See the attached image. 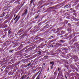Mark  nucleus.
<instances>
[{
    "instance_id": "obj_1",
    "label": "nucleus",
    "mask_w": 79,
    "mask_h": 79,
    "mask_svg": "<svg viewBox=\"0 0 79 79\" xmlns=\"http://www.w3.org/2000/svg\"><path fill=\"white\" fill-rule=\"evenodd\" d=\"M40 48H42L41 46H39L36 47V48L35 50H34L35 53H38V54H40V55H42L43 53H44V52H41L40 51L41 50Z\"/></svg>"
},
{
    "instance_id": "obj_2",
    "label": "nucleus",
    "mask_w": 79,
    "mask_h": 79,
    "mask_svg": "<svg viewBox=\"0 0 79 79\" xmlns=\"http://www.w3.org/2000/svg\"><path fill=\"white\" fill-rule=\"evenodd\" d=\"M12 69L13 68L11 67V66L9 65L7 66L6 68L5 69V73H8L9 71H12Z\"/></svg>"
},
{
    "instance_id": "obj_3",
    "label": "nucleus",
    "mask_w": 79,
    "mask_h": 79,
    "mask_svg": "<svg viewBox=\"0 0 79 79\" xmlns=\"http://www.w3.org/2000/svg\"><path fill=\"white\" fill-rule=\"evenodd\" d=\"M27 46L21 49L20 51V52H19V55H22V54H23V53L24 52H27V51H26V50H26V49H27Z\"/></svg>"
},
{
    "instance_id": "obj_4",
    "label": "nucleus",
    "mask_w": 79,
    "mask_h": 79,
    "mask_svg": "<svg viewBox=\"0 0 79 79\" xmlns=\"http://www.w3.org/2000/svg\"><path fill=\"white\" fill-rule=\"evenodd\" d=\"M47 24V23H45V24H46L45 26L43 27V31H44V30H45V29H48V27H49V25Z\"/></svg>"
},
{
    "instance_id": "obj_5",
    "label": "nucleus",
    "mask_w": 79,
    "mask_h": 79,
    "mask_svg": "<svg viewBox=\"0 0 79 79\" xmlns=\"http://www.w3.org/2000/svg\"><path fill=\"white\" fill-rule=\"evenodd\" d=\"M16 38H17V37H14L13 38L11 39V43H15V41H18V40H16L15 39Z\"/></svg>"
},
{
    "instance_id": "obj_6",
    "label": "nucleus",
    "mask_w": 79,
    "mask_h": 79,
    "mask_svg": "<svg viewBox=\"0 0 79 79\" xmlns=\"http://www.w3.org/2000/svg\"><path fill=\"white\" fill-rule=\"evenodd\" d=\"M60 71H61V67H59L58 69V70H56L55 72L54 73V74H56V73L58 72V71L60 72Z\"/></svg>"
},
{
    "instance_id": "obj_7",
    "label": "nucleus",
    "mask_w": 79,
    "mask_h": 79,
    "mask_svg": "<svg viewBox=\"0 0 79 79\" xmlns=\"http://www.w3.org/2000/svg\"><path fill=\"white\" fill-rule=\"evenodd\" d=\"M33 49V48L31 47L28 48V49L25 50V52H31V50Z\"/></svg>"
},
{
    "instance_id": "obj_8",
    "label": "nucleus",
    "mask_w": 79,
    "mask_h": 79,
    "mask_svg": "<svg viewBox=\"0 0 79 79\" xmlns=\"http://www.w3.org/2000/svg\"><path fill=\"white\" fill-rule=\"evenodd\" d=\"M15 73L13 72H12V71L9 72L8 73V75L9 76H11L13 75V74H14Z\"/></svg>"
},
{
    "instance_id": "obj_9",
    "label": "nucleus",
    "mask_w": 79,
    "mask_h": 79,
    "mask_svg": "<svg viewBox=\"0 0 79 79\" xmlns=\"http://www.w3.org/2000/svg\"><path fill=\"white\" fill-rule=\"evenodd\" d=\"M40 35H40V33H39L38 35H37L36 36V37L35 38H34V40H38L39 38L37 37H39Z\"/></svg>"
},
{
    "instance_id": "obj_10",
    "label": "nucleus",
    "mask_w": 79,
    "mask_h": 79,
    "mask_svg": "<svg viewBox=\"0 0 79 79\" xmlns=\"http://www.w3.org/2000/svg\"><path fill=\"white\" fill-rule=\"evenodd\" d=\"M70 68L72 69H76V66L73 65H71Z\"/></svg>"
},
{
    "instance_id": "obj_11",
    "label": "nucleus",
    "mask_w": 79,
    "mask_h": 79,
    "mask_svg": "<svg viewBox=\"0 0 79 79\" xmlns=\"http://www.w3.org/2000/svg\"><path fill=\"white\" fill-rule=\"evenodd\" d=\"M5 16V13L3 12L0 15V18H3Z\"/></svg>"
},
{
    "instance_id": "obj_12",
    "label": "nucleus",
    "mask_w": 79,
    "mask_h": 79,
    "mask_svg": "<svg viewBox=\"0 0 79 79\" xmlns=\"http://www.w3.org/2000/svg\"><path fill=\"white\" fill-rule=\"evenodd\" d=\"M66 40H61L60 41V43H61V44H63V43H64V42H66Z\"/></svg>"
},
{
    "instance_id": "obj_13",
    "label": "nucleus",
    "mask_w": 79,
    "mask_h": 79,
    "mask_svg": "<svg viewBox=\"0 0 79 79\" xmlns=\"http://www.w3.org/2000/svg\"><path fill=\"white\" fill-rule=\"evenodd\" d=\"M20 18V16H19L17 18V19L15 20V24H16V23L18 22V20Z\"/></svg>"
},
{
    "instance_id": "obj_14",
    "label": "nucleus",
    "mask_w": 79,
    "mask_h": 79,
    "mask_svg": "<svg viewBox=\"0 0 79 79\" xmlns=\"http://www.w3.org/2000/svg\"><path fill=\"white\" fill-rule=\"evenodd\" d=\"M67 31H68L69 33V34H71V32H72V30H71V29L69 28H68L67 29Z\"/></svg>"
},
{
    "instance_id": "obj_15",
    "label": "nucleus",
    "mask_w": 79,
    "mask_h": 79,
    "mask_svg": "<svg viewBox=\"0 0 79 79\" xmlns=\"http://www.w3.org/2000/svg\"><path fill=\"white\" fill-rule=\"evenodd\" d=\"M73 41V40H71L70 41H69V45H72V44H73V43H74Z\"/></svg>"
},
{
    "instance_id": "obj_16",
    "label": "nucleus",
    "mask_w": 79,
    "mask_h": 79,
    "mask_svg": "<svg viewBox=\"0 0 79 79\" xmlns=\"http://www.w3.org/2000/svg\"><path fill=\"white\" fill-rule=\"evenodd\" d=\"M3 33V29H1L0 30V36L1 35H3V34L2 33Z\"/></svg>"
},
{
    "instance_id": "obj_17",
    "label": "nucleus",
    "mask_w": 79,
    "mask_h": 79,
    "mask_svg": "<svg viewBox=\"0 0 79 79\" xmlns=\"http://www.w3.org/2000/svg\"><path fill=\"white\" fill-rule=\"evenodd\" d=\"M25 61V60H24V59H23L22 60H21V61H19L18 63V64H20V63H21V62H23L24 63H25V62H24Z\"/></svg>"
},
{
    "instance_id": "obj_18",
    "label": "nucleus",
    "mask_w": 79,
    "mask_h": 79,
    "mask_svg": "<svg viewBox=\"0 0 79 79\" xmlns=\"http://www.w3.org/2000/svg\"><path fill=\"white\" fill-rule=\"evenodd\" d=\"M47 45L46 44H44V43H42L40 46H41V47L42 48H44V46H45V45Z\"/></svg>"
},
{
    "instance_id": "obj_19",
    "label": "nucleus",
    "mask_w": 79,
    "mask_h": 79,
    "mask_svg": "<svg viewBox=\"0 0 79 79\" xmlns=\"http://www.w3.org/2000/svg\"><path fill=\"white\" fill-rule=\"evenodd\" d=\"M60 33H58V35H63L64 34V32L63 31H60Z\"/></svg>"
},
{
    "instance_id": "obj_20",
    "label": "nucleus",
    "mask_w": 79,
    "mask_h": 79,
    "mask_svg": "<svg viewBox=\"0 0 79 79\" xmlns=\"http://www.w3.org/2000/svg\"><path fill=\"white\" fill-rule=\"evenodd\" d=\"M77 36H75L73 39H72V40H73V41L74 42L75 41H77Z\"/></svg>"
},
{
    "instance_id": "obj_21",
    "label": "nucleus",
    "mask_w": 79,
    "mask_h": 79,
    "mask_svg": "<svg viewBox=\"0 0 79 79\" xmlns=\"http://www.w3.org/2000/svg\"><path fill=\"white\" fill-rule=\"evenodd\" d=\"M54 61H51L50 62V64H52L51 66H50V67H52V66H53V65H54Z\"/></svg>"
},
{
    "instance_id": "obj_22",
    "label": "nucleus",
    "mask_w": 79,
    "mask_h": 79,
    "mask_svg": "<svg viewBox=\"0 0 79 79\" xmlns=\"http://www.w3.org/2000/svg\"><path fill=\"white\" fill-rule=\"evenodd\" d=\"M60 51H61V50L57 49L56 52V54H59L60 52Z\"/></svg>"
},
{
    "instance_id": "obj_23",
    "label": "nucleus",
    "mask_w": 79,
    "mask_h": 79,
    "mask_svg": "<svg viewBox=\"0 0 79 79\" xmlns=\"http://www.w3.org/2000/svg\"><path fill=\"white\" fill-rule=\"evenodd\" d=\"M75 3L74 4H73L72 5L73 6H75L76 5H77V3H78V1H75Z\"/></svg>"
},
{
    "instance_id": "obj_24",
    "label": "nucleus",
    "mask_w": 79,
    "mask_h": 79,
    "mask_svg": "<svg viewBox=\"0 0 79 79\" xmlns=\"http://www.w3.org/2000/svg\"><path fill=\"white\" fill-rule=\"evenodd\" d=\"M23 31H24V30H23V29H21L18 31V33L19 34L20 33V32H23Z\"/></svg>"
},
{
    "instance_id": "obj_25",
    "label": "nucleus",
    "mask_w": 79,
    "mask_h": 79,
    "mask_svg": "<svg viewBox=\"0 0 79 79\" xmlns=\"http://www.w3.org/2000/svg\"><path fill=\"white\" fill-rule=\"evenodd\" d=\"M18 15H16V16L15 17V18L13 19H12V20H11V23H13V20H14V21H15V19H17V18H18Z\"/></svg>"
},
{
    "instance_id": "obj_26",
    "label": "nucleus",
    "mask_w": 79,
    "mask_h": 79,
    "mask_svg": "<svg viewBox=\"0 0 79 79\" xmlns=\"http://www.w3.org/2000/svg\"><path fill=\"white\" fill-rule=\"evenodd\" d=\"M37 76V74H35L31 78H30L29 79H35V77H36V76Z\"/></svg>"
},
{
    "instance_id": "obj_27",
    "label": "nucleus",
    "mask_w": 79,
    "mask_h": 79,
    "mask_svg": "<svg viewBox=\"0 0 79 79\" xmlns=\"http://www.w3.org/2000/svg\"><path fill=\"white\" fill-rule=\"evenodd\" d=\"M23 48L21 46H20L18 48L17 50H21Z\"/></svg>"
},
{
    "instance_id": "obj_28",
    "label": "nucleus",
    "mask_w": 79,
    "mask_h": 79,
    "mask_svg": "<svg viewBox=\"0 0 79 79\" xmlns=\"http://www.w3.org/2000/svg\"><path fill=\"white\" fill-rule=\"evenodd\" d=\"M60 29H61V28H60V27L57 28V31H56L55 33H58V32H59V31H60Z\"/></svg>"
},
{
    "instance_id": "obj_29",
    "label": "nucleus",
    "mask_w": 79,
    "mask_h": 79,
    "mask_svg": "<svg viewBox=\"0 0 79 79\" xmlns=\"http://www.w3.org/2000/svg\"><path fill=\"white\" fill-rule=\"evenodd\" d=\"M61 45V44H57L56 45V47H59Z\"/></svg>"
},
{
    "instance_id": "obj_30",
    "label": "nucleus",
    "mask_w": 79,
    "mask_h": 79,
    "mask_svg": "<svg viewBox=\"0 0 79 79\" xmlns=\"http://www.w3.org/2000/svg\"><path fill=\"white\" fill-rule=\"evenodd\" d=\"M24 13H25L26 15L27 14V9H26L24 10Z\"/></svg>"
},
{
    "instance_id": "obj_31",
    "label": "nucleus",
    "mask_w": 79,
    "mask_h": 79,
    "mask_svg": "<svg viewBox=\"0 0 79 79\" xmlns=\"http://www.w3.org/2000/svg\"><path fill=\"white\" fill-rule=\"evenodd\" d=\"M48 56H44L43 57V59H44V60H47V59H48Z\"/></svg>"
},
{
    "instance_id": "obj_32",
    "label": "nucleus",
    "mask_w": 79,
    "mask_h": 79,
    "mask_svg": "<svg viewBox=\"0 0 79 79\" xmlns=\"http://www.w3.org/2000/svg\"><path fill=\"white\" fill-rule=\"evenodd\" d=\"M54 38V36H53L50 35V36H49V37L48 39H53Z\"/></svg>"
},
{
    "instance_id": "obj_33",
    "label": "nucleus",
    "mask_w": 79,
    "mask_h": 79,
    "mask_svg": "<svg viewBox=\"0 0 79 79\" xmlns=\"http://www.w3.org/2000/svg\"><path fill=\"white\" fill-rule=\"evenodd\" d=\"M69 17L71 18V19H75L74 16H73L72 15H70L69 16Z\"/></svg>"
},
{
    "instance_id": "obj_34",
    "label": "nucleus",
    "mask_w": 79,
    "mask_h": 79,
    "mask_svg": "<svg viewBox=\"0 0 79 79\" xmlns=\"http://www.w3.org/2000/svg\"><path fill=\"white\" fill-rule=\"evenodd\" d=\"M3 2V4H5V3H8V2H9L10 1H8L7 0H5Z\"/></svg>"
},
{
    "instance_id": "obj_35",
    "label": "nucleus",
    "mask_w": 79,
    "mask_h": 79,
    "mask_svg": "<svg viewBox=\"0 0 79 79\" xmlns=\"http://www.w3.org/2000/svg\"><path fill=\"white\" fill-rule=\"evenodd\" d=\"M60 72H59L56 79H60V77H59V76H60Z\"/></svg>"
},
{
    "instance_id": "obj_36",
    "label": "nucleus",
    "mask_w": 79,
    "mask_h": 79,
    "mask_svg": "<svg viewBox=\"0 0 79 79\" xmlns=\"http://www.w3.org/2000/svg\"><path fill=\"white\" fill-rule=\"evenodd\" d=\"M40 73L37 76V77L36 78V79H40Z\"/></svg>"
},
{
    "instance_id": "obj_37",
    "label": "nucleus",
    "mask_w": 79,
    "mask_h": 79,
    "mask_svg": "<svg viewBox=\"0 0 79 79\" xmlns=\"http://www.w3.org/2000/svg\"><path fill=\"white\" fill-rule=\"evenodd\" d=\"M60 72V74H59L60 77L63 76V73L62 72L60 73V72Z\"/></svg>"
},
{
    "instance_id": "obj_38",
    "label": "nucleus",
    "mask_w": 79,
    "mask_h": 79,
    "mask_svg": "<svg viewBox=\"0 0 79 79\" xmlns=\"http://www.w3.org/2000/svg\"><path fill=\"white\" fill-rule=\"evenodd\" d=\"M47 3L49 2V3H48L47 4L48 5H52V2H50V1L49 0H48L47 1Z\"/></svg>"
},
{
    "instance_id": "obj_39",
    "label": "nucleus",
    "mask_w": 79,
    "mask_h": 79,
    "mask_svg": "<svg viewBox=\"0 0 79 79\" xmlns=\"http://www.w3.org/2000/svg\"><path fill=\"white\" fill-rule=\"evenodd\" d=\"M68 5H69V4H68V5H65L64 6V8L65 9L67 8H68Z\"/></svg>"
},
{
    "instance_id": "obj_40",
    "label": "nucleus",
    "mask_w": 79,
    "mask_h": 79,
    "mask_svg": "<svg viewBox=\"0 0 79 79\" xmlns=\"http://www.w3.org/2000/svg\"><path fill=\"white\" fill-rule=\"evenodd\" d=\"M26 15H27V14H25L24 12L22 14V15H21V16H25Z\"/></svg>"
},
{
    "instance_id": "obj_41",
    "label": "nucleus",
    "mask_w": 79,
    "mask_h": 79,
    "mask_svg": "<svg viewBox=\"0 0 79 79\" xmlns=\"http://www.w3.org/2000/svg\"><path fill=\"white\" fill-rule=\"evenodd\" d=\"M3 26L4 27L3 28H5L7 27H8V24H6L4 25H3Z\"/></svg>"
},
{
    "instance_id": "obj_42",
    "label": "nucleus",
    "mask_w": 79,
    "mask_h": 79,
    "mask_svg": "<svg viewBox=\"0 0 79 79\" xmlns=\"http://www.w3.org/2000/svg\"><path fill=\"white\" fill-rule=\"evenodd\" d=\"M42 22H40L38 24V26H39L40 27V26H42Z\"/></svg>"
},
{
    "instance_id": "obj_43",
    "label": "nucleus",
    "mask_w": 79,
    "mask_h": 79,
    "mask_svg": "<svg viewBox=\"0 0 79 79\" xmlns=\"http://www.w3.org/2000/svg\"><path fill=\"white\" fill-rule=\"evenodd\" d=\"M10 63H11L12 64L15 63V61H14V60H13V59H12L10 61Z\"/></svg>"
},
{
    "instance_id": "obj_44",
    "label": "nucleus",
    "mask_w": 79,
    "mask_h": 79,
    "mask_svg": "<svg viewBox=\"0 0 79 79\" xmlns=\"http://www.w3.org/2000/svg\"><path fill=\"white\" fill-rule=\"evenodd\" d=\"M39 15H38L35 16V19H37V18H39Z\"/></svg>"
},
{
    "instance_id": "obj_45",
    "label": "nucleus",
    "mask_w": 79,
    "mask_h": 79,
    "mask_svg": "<svg viewBox=\"0 0 79 79\" xmlns=\"http://www.w3.org/2000/svg\"><path fill=\"white\" fill-rule=\"evenodd\" d=\"M19 1H17L14 2V3H16L18 4H20V2H19Z\"/></svg>"
},
{
    "instance_id": "obj_46",
    "label": "nucleus",
    "mask_w": 79,
    "mask_h": 79,
    "mask_svg": "<svg viewBox=\"0 0 79 79\" xmlns=\"http://www.w3.org/2000/svg\"><path fill=\"white\" fill-rule=\"evenodd\" d=\"M65 68L66 69H67V70H69V67L68 66H66L65 67Z\"/></svg>"
},
{
    "instance_id": "obj_47",
    "label": "nucleus",
    "mask_w": 79,
    "mask_h": 79,
    "mask_svg": "<svg viewBox=\"0 0 79 79\" xmlns=\"http://www.w3.org/2000/svg\"><path fill=\"white\" fill-rule=\"evenodd\" d=\"M72 37V35H69L68 37H67V39H69V38H71Z\"/></svg>"
},
{
    "instance_id": "obj_48",
    "label": "nucleus",
    "mask_w": 79,
    "mask_h": 79,
    "mask_svg": "<svg viewBox=\"0 0 79 79\" xmlns=\"http://www.w3.org/2000/svg\"><path fill=\"white\" fill-rule=\"evenodd\" d=\"M64 24H68V21L65 20L64 21Z\"/></svg>"
},
{
    "instance_id": "obj_49",
    "label": "nucleus",
    "mask_w": 79,
    "mask_h": 79,
    "mask_svg": "<svg viewBox=\"0 0 79 79\" xmlns=\"http://www.w3.org/2000/svg\"><path fill=\"white\" fill-rule=\"evenodd\" d=\"M10 17V15H9L7 17H4V18L5 19H8V18Z\"/></svg>"
},
{
    "instance_id": "obj_50",
    "label": "nucleus",
    "mask_w": 79,
    "mask_h": 79,
    "mask_svg": "<svg viewBox=\"0 0 79 79\" xmlns=\"http://www.w3.org/2000/svg\"><path fill=\"white\" fill-rule=\"evenodd\" d=\"M24 3H25V2H23V4H22V6H21L20 7V8H19V10L21 9V7H22V6H23V5H24Z\"/></svg>"
},
{
    "instance_id": "obj_51",
    "label": "nucleus",
    "mask_w": 79,
    "mask_h": 79,
    "mask_svg": "<svg viewBox=\"0 0 79 79\" xmlns=\"http://www.w3.org/2000/svg\"><path fill=\"white\" fill-rule=\"evenodd\" d=\"M74 20L76 21H79V19H77V18H75Z\"/></svg>"
},
{
    "instance_id": "obj_52",
    "label": "nucleus",
    "mask_w": 79,
    "mask_h": 79,
    "mask_svg": "<svg viewBox=\"0 0 79 79\" xmlns=\"http://www.w3.org/2000/svg\"><path fill=\"white\" fill-rule=\"evenodd\" d=\"M66 18L67 19H71V17H69V16H67L66 17Z\"/></svg>"
},
{
    "instance_id": "obj_53",
    "label": "nucleus",
    "mask_w": 79,
    "mask_h": 79,
    "mask_svg": "<svg viewBox=\"0 0 79 79\" xmlns=\"http://www.w3.org/2000/svg\"><path fill=\"white\" fill-rule=\"evenodd\" d=\"M12 33V32L10 31V30L8 31V34H11Z\"/></svg>"
},
{
    "instance_id": "obj_54",
    "label": "nucleus",
    "mask_w": 79,
    "mask_h": 79,
    "mask_svg": "<svg viewBox=\"0 0 79 79\" xmlns=\"http://www.w3.org/2000/svg\"><path fill=\"white\" fill-rule=\"evenodd\" d=\"M44 60V58H41V59H40L39 60L40 62L41 61H43Z\"/></svg>"
},
{
    "instance_id": "obj_55",
    "label": "nucleus",
    "mask_w": 79,
    "mask_h": 79,
    "mask_svg": "<svg viewBox=\"0 0 79 79\" xmlns=\"http://www.w3.org/2000/svg\"><path fill=\"white\" fill-rule=\"evenodd\" d=\"M67 25L69 27H71V24L70 23H68Z\"/></svg>"
},
{
    "instance_id": "obj_56",
    "label": "nucleus",
    "mask_w": 79,
    "mask_h": 79,
    "mask_svg": "<svg viewBox=\"0 0 79 79\" xmlns=\"http://www.w3.org/2000/svg\"><path fill=\"white\" fill-rule=\"evenodd\" d=\"M24 75H23V76H22L21 78H20V79H24Z\"/></svg>"
},
{
    "instance_id": "obj_57",
    "label": "nucleus",
    "mask_w": 79,
    "mask_h": 79,
    "mask_svg": "<svg viewBox=\"0 0 79 79\" xmlns=\"http://www.w3.org/2000/svg\"><path fill=\"white\" fill-rule=\"evenodd\" d=\"M8 22V20H6L5 22H4V24H6V23H7Z\"/></svg>"
},
{
    "instance_id": "obj_58",
    "label": "nucleus",
    "mask_w": 79,
    "mask_h": 79,
    "mask_svg": "<svg viewBox=\"0 0 79 79\" xmlns=\"http://www.w3.org/2000/svg\"><path fill=\"white\" fill-rule=\"evenodd\" d=\"M35 5H34L31 9L32 11H33V10H34V8L35 7Z\"/></svg>"
},
{
    "instance_id": "obj_59",
    "label": "nucleus",
    "mask_w": 79,
    "mask_h": 79,
    "mask_svg": "<svg viewBox=\"0 0 79 79\" xmlns=\"http://www.w3.org/2000/svg\"><path fill=\"white\" fill-rule=\"evenodd\" d=\"M78 44H79V42H78L75 43L74 44V45H77Z\"/></svg>"
},
{
    "instance_id": "obj_60",
    "label": "nucleus",
    "mask_w": 79,
    "mask_h": 79,
    "mask_svg": "<svg viewBox=\"0 0 79 79\" xmlns=\"http://www.w3.org/2000/svg\"><path fill=\"white\" fill-rule=\"evenodd\" d=\"M31 63V62H30L28 64H27V65L28 66H29Z\"/></svg>"
},
{
    "instance_id": "obj_61",
    "label": "nucleus",
    "mask_w": 79,
    "mask_h": 79,
    "mask_svg": "<svg viewBox=\"0 0 79 79\" xmlns=\"http://www.w3.org/2000/svg\"><path fill=\"white\" fill-rule=\"evenodd\" d=\"M13 51H14V50H10L9 51V53H12V52H13Z\"/></svg>"
},
{
    "instance_id": "obj_62",
    "label": "nucleus",
    "mask_w": 79,
    "mask_h": 79,
    "mask_svg": "<svg viewBox=\"0 0 79 79\" xmlns=\"http://www.w3.org/2000/svg\"><path fill=\"white\" fill-rule=\"evenodd\" d=\"M12 18H13V16H10L9 19V20H11V19H12Z\"/></svg>"
},
{
    "instance_id": "obj_63",
    "label": "nucleus",
    "mask_w": 79,
    "mask_h": 79,
    "mask_svg": "<svg viewBox=\"0 0 79 79\" xmlns=\"http://www.w3.org/2000/svg\"><path fill=\"white\" fill-rule=\"evenodd\" d=\"M77 71V72H79V69L76 68L75 69Z\"/></svg>"
},
{
    "instance_id": "obj_64",
    "label": "nucleus",
    "mask_w": 79,
    "mask_h": 79,
    "mask_svg": "<svg viewBox=\"0 0 79 79\" xmlns=\"http://www.w3.org/2000/svg\"><path fill=\"white\" fill-rule=\"evenodd\" d=\"M10 77H6L5 78H4V79H10Z\"/></svg>"
}]
</instances>
